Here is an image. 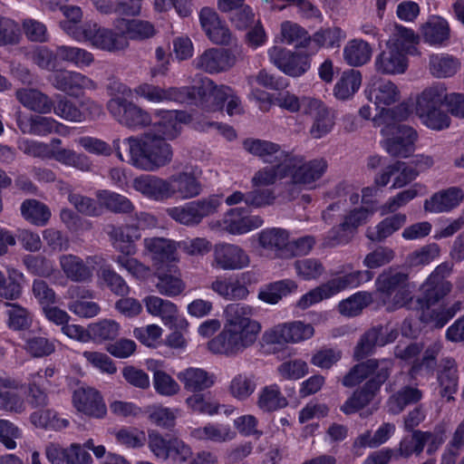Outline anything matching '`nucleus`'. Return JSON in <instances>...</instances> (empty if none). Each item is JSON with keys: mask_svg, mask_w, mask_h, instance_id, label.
<instances>
[{"mask_svg": "<svg viewBox=\"0 0 464 464\" xmlns=\"http://www.w3.org/2000/svg\"><path fill=\"white\" fill-rule=\"evenodd\" d=\"M177 378L183 384L184 390L188 392L206 391L211 388L216 382L214 373L198 367L184 369L177 374Z\"/></svg>", "mask_w": 464, "mask_h": 464, "instance_id": "cd10ccee", "label": "nucleus"}, {"mask_svg": "<svg viewBox=\"0 0 464 464\" xmlns=\"http://www.w3.org/2000/svg\"><path fill=\"white\" fill-rule=\"evenodd\" d=\"M459 66V60L451 55L440 53L430 56V72L434 77H451L458 72Z\"/></svg>", "mask_w": 464, "mask_h": 464, "instance_id": "a18cd8bd", "label": "nucleus"}, {"mask_svg": "<svg viewBox=\"0 0 464 464\" xmlns=\"http://www.w3.org/2000/svg\"><path fill=\"white\" fill-rule=\"evenodd\" d=\"M196 97L199 105L209 111L221 110L227 101V113L229 116L244 112L241 100L236 92L227 85H217L211 79L203 78L199 86H196Z\"/></svg>", "mask_w": 464, "mask_h": 464, "instance_id": "39448f33", "label": "nucleus"}, {"mask_svg": "<svg viewBox=\"0 0 464 464\" xmlns=\"http://www.w3.org/2000/svg\"><path fill=\"white\" fill-rule=\"evenodd\" d=\"M253 307L231 304L226 307L222 331L208 343V349L218 354L237 355L252 346L261 331L260 324L251 317Z\"/></svg>", "mask_w": 464, "mask_h": 464, "instance_id": "f257e3e1", "label": "nucleus"}, {"mask_svg": "<svg viewBox=\"0 0 464 464\" xmlns=\"http://www.w3.org/2000/svg\"><path fill=\"white\" fill-rule=\"evenodd\" d=\"M375 285L388 310L411 308L415 285L407 273L395 268L386 269L378 276Z\"/></svg>", "mask_w": 464, "mask_h": 464, "instance_id": "20e7f679", "label": "nucleus"}, {"mask_svg": "<svg viewBox=\"0 0 464 464\" xmlns=\"http://www.w3.org/2000/svg\"><path fill=\"white\" fill-rule=\"evenodd\" d=\"M210 288L227 300H242L249 294L246 286L239 281L226 278H217L211 283Z\"/></svg>", "mask_w": 464, "mask_h": 464, "instance_id": "de8ad7c7", "label": "nucleus"}, {"mask_svg": "<svg viewBox=\"0 0 464 464\" xmlns=\"http://www.w3.org/2000/svg\"><path fill=\"white\" fill-rule=\"evenodd\" d=\"M446 99L447 87L444 83L437 82L425 88L416 98V114L441 107Z\"/></svg>", "mask_w": 464, "mask_h": 464, "instance_id": "4c0bfd02", "label": "nucleus"}, {"mask_svg": "<svg viewBox=\"0 0 464 464\" xmlns=\"http://www.w3.org/2000/svg\"><path fill=\"white\" fill-rule=\"evenodd\" d=\"M74 407L87 416L102 419L107 414V408L100 392L91 387H81L74 391L72 396Z\"/></svg>", "mask_w": 464, "mask_h": 464, "instance_id": "412c9836", "label": "nucleus"}, {"mask_svg": "<svg viewBox=\"0 0 464 464\" xmlns=\"http://www.w3.org/2000/svg\"><path fill=\"white\" fill-rule=\"evenodd\" d=\"M419 36L409 28L401 24H395L392 39L387 43L391 46H396L406 53L415 51L414 44H418Z\"/></svg>", "mask_w": 464, "mask_h": 464, "instance_id": "13d9d810", "label": "nucleus"}, {"mask_svg": "<svg viewBox=\"0 0 464 464\" xmlns=\"http://www.w3.org/2000/svg\"><path fill=\"white\" fill-rule=\"evenodd\" d=\"M464 199V191L459 187H450L432 194L423 203L426 212L447 213L458 208Z\"/></svg>", "mask_w": 464, "mask_h": 464, "instance_id": "4be33fe9", "label": "nucleus"}, {"mask_svg": "<svg viewBox=\"0 0 464 464\" xmlns=\"http://www.w3.org/2000/svg\"><path fill=\"white\" fill-rule=\"evenodd\" d=\"M422 397V392L416 387L405 386L390 397L388 401L389 411L397 414L410 404L418 402Z\"/></svg>", "mask_w": 464, "mask_h": 464, "instance_id": "5fc2aeb1", "label": "nucleus"}, {"mask_svg": "<svg viewBox=\"0 0 464 464\" xmlns=\"http://www.w3.org/2000/svg\"><path fill=\"white\" fill-rule=\"evenodd\" d=\"M16 98L25 108L41 114L50 113L53 108V100L36 89H20Z\"/></svg>", "mask_w": 464, "mask_h": 464, "instance_id": "58836bf2", "label": "nucleus"}, {"mask_svg": "<svg viewBox=\"0 0 464 464\" xmlns=\"http://www.w3.org/2000/svg\"><path fill=\"white\" fill-rule=\"evenodd\" d=\"M304 114L313 119L309 134L313 139H321L329 133L334 126V120L328 108L318 99L304 101Z\"/></svg>", "mask_w": 464, "mask_h": 464, "instance_id": "6ab92c4d", "label": "nucleus"}, {"mask_svg": "<svg viewBox=\"0 0 464 464\" xmlns=\"http://www.w3.org/2000/svg\"><path fill=\"white\" fill-rule=\"evenodd\" d=\"M372 54L371 45L362 39L350 40L343 48V59L351 66L367 63Z\"/></svg>", "mask_w": 464, "mask_h": 464, "instance_id": "37998d69", "label": "nucleus"}, {"mask_svg": "<svg viewBox=\"0 0 464 464\" xmlns=\"http://www.w3.org/2000/svg\"><path fill=\"white\" fill-rule=\"evenodd\" d=\"M114 30L121 32L129 42L131 40H144L155 34L154 25L140 19L118 18L113 23Z\"/></svg>", "mask_w": 464, "mask_h": 464, "instance_id": "72a5a7b5", "label": "nucleus"}, {"mask_svg": "<svg viewBox=\"0 0 464 464\" xmlns=\"http://www.w3.org/2000/svg\"><path fill=\"white\" fill-rule=\"evenodd\" d=\"M143 303L147 312L153 316H159L165 325L173 326L177 324L179 310L174 303L156 295L145 297Z\"/></svg>", "mask_w": 464, "mask_h": 464, "instance_id": "c9c22d12", "label": "nucleus"}, {"mask_svg": "<svg viewBox=\"0 0 464 464\" xmlns=\"http://www.w3.org/2000/svg\"><path fill=\"white\" fill-rule=\"evenodd\" d=\"M263 225L259 216L247 215L242 208H235L227 211L224 218L225 229L231 234H245Z\"/></svg>", "mask_w": 464, "mask_h": 464, "instance_id": "a878e982", "label": "nucleus"}, {"mask_svg": "<svg viewBox=\"0 0 464 464\" xmlns=\"http://www.w3.org/2000/svg\"><path fill=\"white\" fill-rule=\"evenodd\" d=\"M102 262L99 256H88L85 259L73 254L59 256L60 268L65 277L73 283H89L93 278L94 267Z\"/></svg>", "mask_w": 464, "mask_h": 464, "instance_id": "9d476101", "label": "nucleus"}, {"mask_svg": "<svg viewBox=\"0 0 464 464\" xmlns=\"http://www.w3.org/2000/svg\"><path fill=\"white\" fill-rule=\"evenodd\" d=\"M420 188H422V186L420 183H415L409 188L390 198L381 208L382 214L394 213L399 208L406 206L419 195Z\"/></svg>", "mask_w": 464, "mask_h": 464, "instance_id": "69168bd1", "label": "nucleus"}, {"mask_svg": "<svg viewBox=\"0 0 464 464\" xmlns=\"http://www.w3.org/2000/svg\"><path fill=\"white\" fill-rule=\"evenodd\" d=\"M9 307L7 310L9 328L14 331H23L28 329L32 324L31 313L24 307L12 303H5Z\"/></svg>", "mask_w": 464, "mask_h": 464, "instance_id": "774afa93", "label": "nucleus"}, {"mask_svg": "<svg viewBox=\"0 0 464 464\" xmlns=\"http://www.w3.org/2000/svg\"><path fill=\"white\" fill-rule=\"evenodd\" d=\"M106 108L118 123L130 130H142L152 123V116L147 110L122 96L111 98Z\"/></svg>", "mask_w": 464, "mask_h": 464, "instance_id": "0eeeda50", "label": "nucleus"}, {"mask_svg": "<svg viewBox=\"0 0 464 464\" xmlns=\"http://www.w3.org/2000/svg\"><path fill=\"white\" fill-rule=\"evenodd\" d=\"M143 245L155 266L179 259L178 242L164 237H147L143 240Z\"/></svg>", "mask_w": 464, "mask_h": 464, "instance_id": "393cba45", "label": "nucleus"}, {"mask_svg": "<svg viewBox=\"0 0 464 464\" xmlns=\"http://www.w3.org/2000/svg\"><path fill=\"white\" fill-rule=\"evenodd\" d=\"M441 369L438 372L440 395L447 401L453 400L459 386V372L456 361L451 357H445L440 362Z\"/></svg>", "mask_w": 464, "mask_h": 464, "instance_id": "c756f323", "label": "nucleus"}, {"mask_svg": "<svg viewBox=\"0 0 464 464\" xmlns=\"http://www.w3.org/2000/svg\"><path fill=\"white\" fill-rule=\"evenodd\" d=\"M167 213L172 219L185 226L194 227L202 222L193 201L183 206L169 208Z\"/></svg>", "mask_w": 464, "mask_h": 464, "instance_id": "e2e57ef3", "label": "nucleus"}, {"mask_svg": "<svg viewBox=\"0 0 464 464\" xmlns=\"http://www.w3.org/2000/svg\"><path fill=\"white\" fill-rule=\"evenodd\" d=\"M192 393L185 400V403L190 411L210 416L218 413L220 404L208 394L202 392Z\"/></svg>", "mask_w": 464, "mask_h": 464, "instance_id": "4d7b16f0", "label": "nucleus"}, {"mask_svg": "<svg viewBox=\"0 0 464 464\" xmlns=\"http://www.w3.org/2000/svg\"><path fill=\"white\" fill-rule=\"evenodd\" d=\"M448 22L440 16H431L420 27V34L426 43L430 45H442L450 38Z\"/></svg>", "mask_w": 464, "mask_h": 464, "instance_id": "ea45409f", "label": "nucleus"}, {"mask_svg": "<svg viewBox=\"0 0 464 464\" xmlns=\"http://www.w3.org/2000/svg\"><path fill=\"white\" fill-rule=\"evenodd\" d=\"M236 63L237 57L231 51L219 48L207 49L193 61L195 68L210 74L227 72Z\"/></svg>", "mask_w": 464, "mask_h": 464, "instance_id": "2eb2a0df", "label": "nucleus"}, {"mask_svg": "<svg viewBox=\"0 0 464 464\" xmlns=\"http://www.w3.org/2000/svg\"><path fill=\"white\" fill-rule=\"evenodd\" d=\"M361 84V72L353 69L347 70L343 72L334 86V96L339 100H347L359 90Z\"/></svg>", "mask_w": 464, "mask_h": 464, "instance_id": "49530a36", "label": "nucleus"}, {"mask_svg": "<svg viewBox=\"0 0 464 464\" xmlns=\"http://www.w3.org/2000/svg\"><path fill=\"white\" fill-rule=\"evenodd\" d=\"M53 86L71 96H78L84 91L96 90V82L88 76L75 71L62 70L52 78Z\"/></svg>", "mask_w": 464, "mask_h": 464, "instance_id": "a211bd4d", "label": "nucleus"}, {"mask_svg": "<svg viewBox=\"0 0 464 464\" xmlns=\"http://www.w3.org/2000/svg\"><path fill=\"white\" fill-rule=\"evenodd\" d=\"M113 148L120 160L144 171L158 170L173 158L171 145L152 132L114 140Z\"/></svg>", "mask_w": 464, "mask_h": 464, "instance_id": "f03ea898", "label": "nucleus"}, {"mask_svg": "<svg viewBox=\"0 0 464 464\" xmlns=\"http://www.w3.org/2000/svg\"><path fill=\"white\" fill-rule=\"evenodd\" d=\"M378 392L379 390L372 382H366L345 401L341 406V411L347 415L359 411L371 404Z\"/></svg>", "mask_w": 464, "mask_h": 464, "instance_id": "a19ab883", "label": "nucleus"}, {"mask_svg": "<svg viewBox=\"0 0 464 464\" xmlns=\"http://www.w3.org/2000/svg\"><path fill=\"white\" fill-rule=\"evenodd\" d=\"M408 116V107L400 104L395 110L382 109L372 119L374 126L381 128L385 137L383 148L392 157L405 159L415 150L417 131L411 126L398 123Z\"/></svg>", "mask_w": 464, "mask_h": 464, "instance_id": "7ed1b4c3", "label": "nucleus"}, {"mask_svg": "<svg viewBox=\"0 0 464 464\" xmlns=\"http://www.w3.org/2000/svg\"><path fill=\"white\" fill-rule=\"evenodd\" d=\"M295 163L296 160L268 163L269 165L255 173L251 182L255 187L273 185L276 181L288 177Z\"/></svg>", "mask_w": 464, "mask_h": 464, "instance_id": "473e14b6", "label": "nucleus"}, {"mask_svg": "<svg viewBox=\"0 0 464 464\" xmlns=\"http://www.w3.org/2000/svg\"><path fill=\"white\" fill-rule=\"evenodd\" d=\"M101 207L113 213L128 214L133 211L131 201L123 195L109 190H100L96 193Z\"/></svg>", "mask_w": 464, "mask_h": 464, "instance_id": "09e8293b", "label": "nucleus"}, {"mask_svg": "<svg viewBox=\"0 0 464 464\" xmlns=\"http://www.w3.org/2000/svg\"><path fill=\"white\" fill-rule=\"evenodd\" d=\"M21 214L30 223L41 227L51 218L49 208L36 199L24 200L21 205Z\"/></svg>", "mask_w": 464, "mask_h": 464, "instance_id": "3c124183", "label": "nucleus"}, {"mask_svg": "<svg viewBox=\"0 0 464 464\" xmlns=\"http://www.w3.org/2000/svg\"><path fill=\"white\" fill-rule=\"evenodd\" d=\"M24 275L20 271L12 268L8 270V277L0 270V297L7 300H14L22 294V282Z\"/></svg>", "mask_w": 464, "mask_h": 464, "instance_id": "603ef678", "label": "nucleus"}, {"mask_svg": "<svg viewBox=\"0 0 464 464\" xmlns=\"http://www.w3.org/2000/svg\"><path fill=\"white\" fill-rule=\"evenodd\" d=\"M244 149L266 163L295 161L294 153L284 150L277 143L259 139H247L243 142Z\"/></svg>", "mask_w": 464, "mask_h": 464, "instance_id": "aec40b11", "label": "nucleus"}, {"mask_svg": "<svg viewBox=\"0 0 464 464\" xmlns=\"http://www.w3.org/2000/svg\"><path fill=\"white\" fill-rule=\"evenodd\" d=\"M203 184L192 172L180 171L168 178V199L188 200L198 197Z\"/></svg>", "mask_w": 464, "mask_h": 464, "instance_id": "dca6fc26", "label": "nucleus"}, {"mask_svg": "<svg viewBox=\"0 0 464 464\" xmlns=\"http://www.w3.org/2000/svg\"><path fill=\"white\" fill-rule=\"evenodd\" d=\"M134 94L150 103L159 104L169 102H183L186 96L196 98V86L193 87H169L143 82L136 86Z\"/></svg>", "mask_w": 464, "mask_h": 464, "instance_id": "9b49d317", "label": "nucleus"}, {"mask_svg": "<svg viewBox=\"0 0 464 464\" xmlns=\"http://www.w3.org/2000/svg\"><path fill=\"white\" fill-rule=\"evenodd\" d=\"M259 245L268 255L288 258V233L281 228L265 229L259 234Z\"/></svg>", "mask_w": 464, "mask_h": 464, "instance_id": "c85d7f7f", "label": "nucleus"}, {"mask_svg": "<svg viewBox=\"0 0 464 464\" xmlns=\"http://www.w3.org/2000/svg\"><path fill=\"white\" fill-rule=\"evenodd\" d=\"M107 235L113 247L126 256H133L137 252L135 241L140 238V234L137 226L125 225L107 227Z\"/></svg>", "mask_w": 464, "mask_h": 464, "instance_id": "b1692460", "label": "nucleus"}, {"mask_svg": "<svg viewBox=\"0 0 464 464\" xmlns=\"http://www.w3.org/2000/svg\"><path fill=\"white\" fill-rule=\"evenodd\" d=\"M57 57L59 60L72 63L78 68L89 67L94 62V56L91 52L76 46H58Z\"/></svg>", "mask_w": 464, "mask_h": 464, "instance_id": "8fccbe9b", "label": "nucleus"}, {"mask_svg": "<svg viewBox=\"0 0 464 464\" xmlns=\"http://www.w3.org/2000/svg\"><path fill=\"white\" fill-rule=\"evenodd\" d=\"M23 349L34 358L49 356L55 351L53 341L40 335H30L25 339Z\"/></svg>", "mask_w": 464, "mask_h": 464, "instance_id": "680f3d73", "label": "nucleus"}, {"mask_svg": "<svg viewBox=\"0 0 464 464\" xmlns=\"http://www.w3.org/2000/svg\"><path fill=\"white\" fill-rule=\"evenodd\" d=\"M314 334V328L311 324L294 321L276 325L265 333L263 339L266 343L271 344L295 343L308 340Z\"/></svg>", "mask_w": 464, "mask_h": 464, "instance_id": "f8f14e48", "label": "nucleus"}, {"mask_svg": "<svg viewBox=\"0 0 464 464\" xmlns=\"http://www.w3.org/2000/svg\"><path fill=\"white\" fill-rule=\"evenodd\" d=\"M451 289L450 282H438L427 278L420 286V295L412 302L411 309L420 312V320L430 325L439 310L432 306L448 295Z\"/></svg>", "mask_w": 464, "mask_h": 464, "instance_id": "6e6552de", "label": "nucleus"}, {"mask_svg": "<svg viewBox=\"0 0 464 464\" xmlns=\"http://www.w3.org/2000/svg\"><path fill=\"white\" fill-rule=\"evenodd\" d=\"M417 115L422 124L432 130L440 131L450 128L451 124L450 115L441 107L433 108Z\"/></svg>", "mask_w": 464, "mask_h": 464, "instance_id": "338daca9", "label": "nucleus"}, {"mask_svg": "<svg viewBox=\"0 0 464 464\" xmlns=\"http://www.w3.org/2000/svg\"><path fill=\"white\" fill-rule=\"evenodd\" d=\"M372 302V296L370 293L358 292L340 302L338 310L343 315L353 317L358 315Z\"/></svg>", "mask_w": 464, "mask_h": 464, "instance_id": "bf43d9fd", "label": "nucleus"}, {"mask_svg": "<svg viewBox=\"0 0 464 464\" xmlns=\"http://www.w3.org/2000/svg\"><path fill=\"white\" fill-rule=\"evenodd\" d=\"M66 29L69 35L75 40L88 41L92 46L103 51L114 53L124 50L129 45V42L121 32L101 27L96 23H85L82 30L69 26H66Z\"/></svg>", "mask_w": 464, "mask_h": 464, "instance_id": "423d86ee", "label": "nucleus"}, {"mask_svg": "<svg viewBox=\"0 0 464 464\" xmlns=\"http://www.w3.org/2000/svg\"><path fill=\"white\" fill-rule=\"evenodd\" d=\"M288 401L276 383L265 386L260 390L257 406L264 411H274L286 407Z\"/></svg>", "mask_w": 464, "mask_h": 464, "instance_id": "c03bdc74", "label": "nucleus"}, {"mask_svg": "<svg viewBox=\"0 0 464 464\" xmlns=\"http://www.w3.org/2000/svg\"><path fill=\"white\" fill-rule=\"evenodd\" d=\"M406 53L388 44L386 48L376 55L374 67L377 72L386 75L401 74L408 68Z\"/></svg>", "mask_w": 464, "mask_h": 464, "instance_id": "5701e85b", "label": "nucleus"}, {"mask_svg": "<svg viewBox=\"0 0 464 464\" xmlns=\"http://www.w3.org/2000/svg\"><path fill=\"white\" fill-rule=\"evenodd\" d=\"M155 276L157 278L155 287L162 295L173 297L180 295L185 290L186 285L181 279L180 272L177 266H172L167 269L158 266Z\"/></svg>", "mask_w": 464, "mask_h": 464, "instance_id": "bb28decb", "label": "nucleus"}, {"mask_svg": "<svg viewBox=\"0 0 464 464\" xmlns=\"http://www.w3.org/2000/svg\"><path fill=\"white\" fill-rule=\"evenodd\" d=\"M407 221L403 213H395L379 222L374 227H369L366 230V237L372 242H382L393 233L401 229Z\"/></svg>", "mask_w": 464, "mask_h": 464, "instance_id": "e433bc0d", "label": "nucleus"}, {"mask_svg": "<svg viewBox=\"0 0 464 464\" xmlns=\"http://www.w3.org/2000/svg\"><path fill=\"white\" fill-rule=\"evenodd\" d=\"M372 275L369 271H353L342 276L327 281V285L333 295L348 288L358 286L362 281H368Z\"/></svg>", "mask_w": 464, "mask_h": 464, "instance_id": "6e6d98bb", "label": "nucleus"}, {"mask_svg": "<svg viewBox=\"0 0 464 464\" xmlns=\"http://www.w3.org/2000/svg\"><path fill=\"white\" fill-rule=\"evenodd\" d=\"M368 98L373 102L377 108H380V111L390 106L401 99V92L397 85L390 80H380L373 82L369 91ZM393 108L392 110H395Z\"/></svg>", "mask_w": 464, "mask_h": 464, "instance_id": "7c9ffc66", "label": "nucleus"}, {"mask_svg": "<svg viewBox=\"0 0 464 464\" xmlns=\"http://www.w3.org/2000/svg\"><path fill=\"white\" fill-rule=\"evenodd\" d=\"M91 340L102 343L114 340L120 334V324L114 320L104 319L89 325Z\"/></svg>", "mask_w": 464, "mask_h": 464, "instance_id": "052dcab7", "label": "nucleus"}, {"mask_svg": "<svg viewBox=\"0 0 464 464\" xmlns=\"http://www.w3.org/2000/svg\"><path fill=\"white\" fill-rule=\"evenodd\" d=\"M181 111L157 110L154 112L158 121L153 123L156 135L161 136L165 140L175 139L181 130Z\"/></svg>", "mask_w": 464, "mask_h": 464, "instance_id": "f704fd0d", "label": "nucleus"}, {"mask_svg": "<svg viewBox=\"0 0 464 464\" xmlns=\"http://www.w3.org/2000/svg\"><path fill=\"white\" fill-rule=\"evenodd\" d=\"M148 445L157 459L176 464L186 462L192 455L191 449L177 437H163L157 431L149 433Z\"/></svg>", "mask_w": 464, "mask_h": 464, "instance_id": "1a4fd4ad", "label": "nucleus"}, {"mask_svg": "<svg viewBox=\"0 0 464 464\" xmlns=\"http://www.w3.org/2000/svg\"><path fill=\"white\" fill-rule=\"evenodd\" d=\"M190 435L196 440L222 443L232 440L236 433L227 425L208 423L203 427L193 429Z\"/></svg>", "mask_w": 464, "mask_h": 464, "instance_id": "79ce46f5", "label": "nucleus"}, {"mask_svg": "<svg viewBox=\"0 0 464 464\" xmlns=\"http://www.w3.org/2000/svg\"><path fill=\"white\" fill-rule=\"evenodd\" d=\"M431 439V432L414 430L409 438H404L400 443V453L403 457H409L412 454H420L423 449Z\"/></svg>", "mask_w": 464, "mask_h": 464, "instance_id": "0e129e2a", "label": "nucleus"}, {"mask_svg": "<svg viewBox=\"0 0 464 464\" xmlns=\"http://www.w3.org/2000/svg\"><path fill=\"white\" fill-rule=\"evenodd\" d=\"M294 158L296 159V163L289 175L292 183L304 186L310 189L314 188L316 181H318L327 170V161L323 158L304 161L302 156L295 154H294Z\"/></svg>", "mask_w": 464, "mask_h": 464, "instance_id": "4468645a", "label": "nucleus"}, {"mask_svg": "<svg viewBox=\"0 0 464 464\" xmlns=\"http://www.w3.org/2000/svg\"><path fill=\"white\" fill-rule=\"evenodd\" d=\"M387 343L383 338L382 328H372L360 339L354 348V357L362 359L371 354L376 346H382Z\"/></svg>", "mask_w": 464, "mask_h": 464, "instance_id": "864d4df0", "label": "nucleus"}, {"mask_svg": "<svg viewBox=\"0 0 464 464\" xmlns=\"http://www.w3.org/2000/svg\"><path fill=\"white\" fill-rule=\"evenodd\" d=\"M199 24L210 42L217 45H232L236 37L218 14L210 7H203L198 14Z\"/></svg>", "mask_w": 464, "mask_h": 464, "instance_id": "ddd939ff", "label": "nucleus"}, {"mask_svg": "<svg viewBox=\"0 0 464 464\" xmlns=\"http://www.w3.org/2000/svg\"><path fill=\"white\" fill-rule=\"evenodd\" d=\"M250 264L247 253L234 244H218L213 251L212 266L223 270H240Z\"/></svg>", "mask_w": 464, "mask_h": 464, "instance_id": "f3484780", "label": "nucleus"}, {"mask_svg": "<svg viewBox=\"0 0 464 464\" xmlns=\"http://www.w3.org/2000/svg\"><path fill=\"white\" fill-rule=\"evenodd\" d=\"M133 188L146 198L157 201L168 199V179L141 175L133 180Z\"/></svg>", "mask_w": 464, "mask_h": 464, "instance_id": "2f4dec72", "label": "nucleus"}]
</instances>
